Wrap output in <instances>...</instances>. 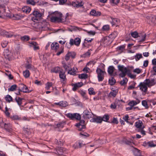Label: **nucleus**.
Here are the masks:
<instances>
[{"instance_id":"nucleus-5","label":"nucleus","mask_w":156,"mask_h":156,"mask_svg":"<svg viewBox=\"0 0 156 156\" xmlns=\"http://www.w3.org/2000/svg\"><path fill=\"white\" fill-rule=\"evenodd\" d=\"M19 91L16 94L17 95L20 94V91L24 93H29L30 92V91H29L27 87L23 83H20L19 84Z\"/></svg>"},{"instance_id":"nucleus-1","label":"nucleus","mask_w":156,"mask_h":156,"mask_svg":"<svg viewBox=\"0 0 156 156\" xmlns=\"http://www.w3.org/2000/svg\"><path fill=\"white\" fill-rule=\"evenodd\" d=\"M154 84V80L146 79L143 82H141L139 85L140 89L144 92H146L147 89V87H150Z\"/></svg>"},{"instance_id":"nucleus-55","label":"nucleus","mask_w":156,"mask_h":156,"mask_svg":"<svg viewBox=\"0 0 156 156\" xmlns=\"http://www.w3.org/2000/svg\"><path fill=\"white\" fill-rule=\"evenodd\" d=\"M110 1L111 3L117 5L119 3V0H110Z\"/></svg>"},{"instance_id":"nucleus-45","label":"nucleus","mask_w":156,"mask_h":156,"mask_svg":"<svg viewBox=\"0 0 156 156\" xmlns=\"http://www.w3.org/2000/svg\"><path fill=\"white\" fill-rule=\"evenodd\" d=\"M89 93L90 94L94 95L95 94V92L94 91V89L93 88H90L88 90Z\"/></svg>"},{"instance_id":"nucleus-2","label":"nucleus","mask_w":156,"mask_h":156,"mask_svg":"<svg viewBox=\"0 0 156 156\" xmlns=\"http://www.w3.org/2000/svg\"><path fill=\"white\" fill-rule=\"evenodd\" d=\"M62 14L58 11L54 12L50 18V20L53 22H61L62 20Z\"/></svg>"},{"instance_id":"nucleus-18","label":"nucleus","mask_w":156,"mask_h":156,"mask_svg":"<svg viewBox=\"0 0 156 156\" xmlns=\"http://www.w3.org/2000/svg\"><path fill=\"white\" fill-rule=\"evenodd\" d=\"M112 20L110 21L112 26L115 25L116 26L119 22V20L116 18H111Z\"/></svg>"},{"instance_id":"nucleus-30","label":"nucleus","mask_w":156,"mask_h":156,"mask_svg":"<svg viewBox=\"0 0 156 156\" xmlns=\"http://www.w3.org/2000/svg\"><path fill=\"white\" fill-rule=\"evenodd\" d=\"M116 81L115 79L113 77H112L109 80V83L111 85H113L115 83Z\"/></svg>"},{"instance_id":"nucleus-43","label":"nucleus","mask_w":156,"mask_h":156,"mask_svg":"<svg viewBox=\"0 0 156 156\" xmlns=\"http://www.w3.org/2000/svg\"><path fill=\"white\" fill-rule=\"evenodd\" d=\"M65 124V123L64 122H60L57 125V127L60 128H62Z\"/></svg>"},{"instance_id":"nucleus-32","label":"nucleus","mask_w":156,"mask_h":156,"mask_svg":"<svg viewBox=\"0 0 156 156\" xmlns=\"http://www.w3.org/2000/svg\"><path fill=\"white\" fill-rule=\"evenodd\" d=\"M93 40V38H91L90 39H84V42L83 44V47H87V42H90Z\"/></svg>"},{"instance_id":"nucleus-61","label":"nucleus","mask_w":156,"mask_h":156,"mask_svg":"<svg viewBox=\"0 0 156 156\" xmlns=\"http://www.w3.org/2000/svg\"><path fill=\"white\" fill-rule=\"evenodd\" d=\"M141 70L139 68H136L133 70V72L136 73L137 74H139L141 72Z\"/></svg>"},{"instance_id":"nucleus-57","label":"nucleus","mask_w":156,"mask_h":156,"mask_svg":"<svg viewBox=\"0 0 156 156\" xmlns=\"http://www.w3.org/2000/svg\"><path fill=\"white\" fill-rule=\"evenodd\" d=\"M125 46L124 45H122L120 46H119L117 48V49L118 50H120L121 51H122L124 49Z\"/></svg>"},{"instance_id":"nucleus-63","label":"nucleus","mask_w":156,"mask_h":156,"mask_svg":"<svg viewBox=\"0 0 156 156\" xmlns=\"http://www.w3.org/2000/svg\"><path fill=\"white\" fill-rule=\"evenodd\" d=\"M129 116L128 115H126L123 118V119L126 122L128 123V121Z\"/></svg>"},{"instance_id":"nucleus-20","label":"nucleus","mask_w":156,"mask_h":156,"mask_svg":"<svg viewBox=\"0 0 156 156\" xmlns=\"http://www.w3.org/2000/svg\"><path fill=\"white\" fill-rule=\"evenodd\" d=\"M52 50H57L59 47V44L57 43H53L51 45Z\"/></svg>"},{"instance_id":"nucleus-29","label":"nucleus","mask_w":156,"mask_h":156,"mask_svg":"<svg viewBox=\"0 0 156 156\" xmlns=\"http://www.w3.org/2000/svg\"><path fill=\"white\" fill-rule=\"evenodd\" d=\"M23 74L24 76L27 78L29 77L30 75V73L29 70L26 69L25 71L23 72Z\"/></svg>"},{"instance_id":"nucleus-34","label":"nucleus","mask_w":156,"mask_h":156,"mask_svg":"<svg viewBox=\"0 0 156 156\" xmlns=\"http://www.w3.org/2000/svg\"><path fill=\"white\" fill-rule=\"evenodd\" d=\"M118 34V32L116 31H115L109 35V37L112 39H114L117 36Z\"/></svg>"},{"instance_id":"nucleus-4","label":"nucleus","mask_w":156,"mask_h":156,"mask_svg":"<svg viewBox=\"0 0 156 156\" xmlns=\"http://www.w3.org/2000/svg\"><path fill=\"white\" fill-rule=\"evenodd\" d=\"M30 15L32 20L34 22L40 20L42 16L41 13L36 10H34Z\"/></svg>"},{"instance_id":"nucleus-33","label":"nucleus","mask_w":156,"mask_h":156,"mask_svg":"<svg viewBox=\"0 0 156 156\" xmlns=\"http://www.w3.org/2000/svg\"><path fill=\"white\" fill-rule=\"evenodd\" d=\"M53 83L52 82H48L45 84V88L47 90H48L51 87Z\"/></svg>"},{"instance_id":"nucleus-49","label":"nucleus","mask_w":156,"mask_h":156,"mask_svg":"<svg viewBox=\"0 0 156 156\" xmlns=\"http://www.w3.org/2000/svg\"><path fill=\"white\" fill-rule=\"evenodd\" d=\"M10 118L13 120H19L20 119V117L17 115L11 116Z\"/></svg>"},{"instance_id":"nucleus-25","label":"nucleus","mask_w":156,"mask_h":156,"mask_svg":"<svg viewBox=\"0 0 156 156\" xmlns=\"http://www.w3.org/2000/svg\"><path fill=\"white\" fill-rule=\"evenodd\" d=\"M38 2L37 0H27L26 2L27 4L34 5L37 2Z\"/></svg>"},{"instance_id":"nucleus-17","label":"nucleus","mask_w":156,"mask_h":156,"mask_svg":"<svg viewBox=\"0 0 156 156\" xmlns=\"http://www.w3.org/2000/svg\"><path fill=\"white\" fill-rule=\"evenodd\" d=\"M91 15L98 16L101 15V13L99 11H96L94 10H92L90 12Z\"/></svg>"},{"instance_id":"nucleus-59","label":"nucleus","mask_w":156,"mask_h":156,"mask_svg":"<svg viewBox=\"0 0 156 156\" xmlns=\"http://www.w3.org/2000/svg\"><path fill=\"white\" fill-rule=\"evenodd\" d=\"M76 4H77V8H78L82 6L83 5V2H79L78 1H76Z\"/></svg>"},{"instance_id":"nucleus-38","label":"nucleus","mask_w":156,"mask_h":156,"mask_svg":"<svg viewBox=\"0 0 156 156\" xmlns=\"http://www.w3.org/2000/svg\"><path fill=\"white\" fill-rule=\"evenodd\" d=\"M20 38L22 41H28L29 39L30 38L28 36L25 35L21 37Z\"/></svg>"},{"instance_id":"nucleus-53","label":"nucleus","mask_w":156,"mask_h":156,"mask_svg":"<svg viewBox=\"0 0 156 156\" xmlns=\"http://www.w3.org/2000/svg\"><path fill=\"white\" fill-rule=\"evenodd\" d=\"M131 36L133 37L136 38L138 36V34L137 32L135 31L131 33Z\"/></svg>"},{"instance_id":"nucleus-52","label":"nucleus","mask_w":156,"mask_h":156,"mask_svg":"<svg viewBox=\"0 0 156 156\" xmlns=\"http://www.w3.org/2000/svg\"><path fill=\"white\" fill-rule=\"evenodd\" d=\"M109 119V116L108 115H104L102 118V121H107Z\"/></svg>"},{"instance_id":"nucleus-44","label":"nucleus","mask_w":156,"mask_h":156,"mask_svg":"<svg viewBox=\"0 0 156 156\" xmlns=\"http://www.w3.org/2000/svg\"><path fill=\"white\" fill-rule=\"evenodd\" d=\"M25 67L27 69H34V66L30 64H27L26 65Z\"/></svg>"},{"instance_id":"nucleus-13","label":"nucleus","mask_w":156,"mask_h":156,"mask_svg":"<svg viewBox=\"0 0 156 156\" xmlns=\"http://www.w3.org/2000/svg\"><path fill=\"white\" fill-rule=\"evenodd\" d=\"M115 70L114 67L113 66H109L108 69V74L111 76H115L116 75V73L113 74V72Z\"/></svg>"},{"instance_id":"nucleus-11","label":"nucleus","mask_w":156,"mask_h":156,"mask_svg":"<svg viewBox=\"0 0 156 156\" xmlns=\"http://www.w3.org/2000/svg\"><path fill=\"white\" fill-rule=\"evenodd\" d=\"M140 102V101L139 100L136 99V101H131L129 103L128 105L132 107V108H133V109L134 110L136 108H138V107H133V106L139 103Z\"/></svg>"},{"instance_id":"nucleus-47","label":"nucleus","mask_w":156,"mask_h":156,"mask_svg":"<svg viewBox=\"0 0 156 156\" xmlns=\"http://www.w3.org/2000/svg\"><path fill=\"white\" fill-rule=\"evenodd\" d=\"M127 81L128 80L127 79L125 78L120 81V83L121 85H123L126 84L127 83Z\"/></svg>"},{"instance_id":"nucleus-8","label":"nucleus","mask_w":156,"mask_h":156,"mask_svg":"<svg viewBox=\"0 0 156 156\" xmlns=\"http://www.w3.org/2000/svg\"><path fill=\"white\" fill-rule=\"evenodd\" d=\"M66 115L67 117L71 119H75L77 120H79L81 118L80 115L79 114L76 113L73 114L69 113L66 114Z\"/></svg>"},{"instance_id":"nucleus-6","label":"nucleus","mask_w":156,"mask_h":156,"mask_svg":"<svg viewBox=\"0 0 156 156\" xmlns=\"http://www.w3.org/2000/svg\"><path fill=\"white\" fill-rule=\"evenodd\" d=\"M96 71L98 74V81H103L104 79V74L105 73V72L101 70L100 68H97Z\"/></svg>"},{"instance_id":"nucleus-48","label":"nucleus","mask_w":156,"mask_h":156,"mask_svg":"<svg viewBox=\"0 0 156 156\" xmlns=\"http://www.w3.org/2000/svg\"><path fill=\"white\" fill-rule=\"evenodd\" d=\"M147 145L150 147H154L156 146V145L154 144L153 142H149L147 143Z\"/></svg>"},{"instance_id":"nucleus-27","label":"nucleus","mask_w":156,"mask_h":156,"mask_svg":"<svg viewBox=\"0 0 156 156\" xmlns=\"http://www.w3.org/2000/svg\"><path fill=\"white\" fill-rule=\"evenodd\" d=\"M3 33L4 35L6 37H10L13 36V34L11 32H8L6 31H4Z\"/></svg>"},{"instance_id":"nucleus-41","label":"nucleus","mask_w":156,"mask_h":156,"mask_svg":"<svg viewBox=\"0 0 156 156\" xmlns=\"http://www.w3.org/2000/svg\"><path fill=\"white\" fill-rule=\"evenodd\" d=\"M135 57L136 60V61L139 60L140 58H143L142 55L141 54H136Z\"/></svg>"},{"instance_id":"nucleus-60","label":"nucleus","mask_w":156,"mask_h":156,"mask_svg":"<svg viewBox=\"0 0 156 156\" xmlns=\"http://www.w3.org/2000/svg\"><path fill=\"white\" fill-rule=\"evenodd\" d=\"M68 53L70 54V55H69L70 57H71L73 58H74L76 55L75 53L74 52H68Z\"/></svg>"},{"instance_id":"nucleus-36","label":"nucleus","mask_w":156,"mask_h":156,"mask_svg":"<svg viewBox=\"0 0 156 156\" xmlns=\"http://www.w3.org/2000/svg\"><path fill=\"white\" fill-rule=\"evenodd\" d=\"M79 77L80 79H86L88 77V75L86 74H82L79 75Z\"/></svg>"},{"instance_id":"nucleus-51","label":"nucleus","mask_w":156,"mask_h":156,"mask_svg":"<svg viewBox=\"0 0 156 156\" xmlns=\"http://www.w3.org/2000/svg\"><path fill=\"white\" fill-rule=\"evenodd\" d=\"M142 105L144 106L146 108H148V105L147 102L145 100H143L142 102Z\"/></svg>"},{"instance_id":"nucleus-54","label":"nucleus","mask_w":156,"mask_h":156,"mask_svg":"<svg viewBox=\"0 0 156 156\" xmlns=\"http://www.w3.org/2000/svg\"><path fill=\"white\" fill-rule=\"evenodd\" d=\"M117 93V92L116 90H113L112 91L110 92V94L112 96L115 97L116 96Z\"/></svg>"},{"instance_id":"nucleus-9","label":"nucleus","mask_w":156,"mask_h":156,"mask_svg":"<svg viewBox=\"0 0 156 156\" xmlns=\"http://www.w3.org/2000/svg\"><path fill=\"white\" fill-rule=\"evenodd\" d=\"M48 23L46 22L43 23H40L38 24V28L40 30H45L48 29Z\"/></svg>"},{"instance_id":"nucleus-50","label":"nucleus","mask_w":156,"mask_h":156,"mask_svg":"<svg viewBox=\"0 0 156 156\" xmlns=\"http://www.w3.org/2000/svg\"><path fill=\"white\" fill-rule=\"evenodd\" d=\"M146 34H143L142 35V36L141 37L140 35L139 37H140V41L143 42L145 41V38L146 37Z\"/></svg>"},{"instance_id":"nucleus-42","label":"nucleus","mask_w":156,"mask_h":156,"mask_svg":"<svg viewBox=\"0 0 156 156\" xmlns=\"http://www.w3.org/2000/svg\"><path fill=\"white\" fill-rule=\"evenodd\" d=\"M76 126L77 127L78 129L80 131L82 130L83 129L85 128V126L80 125L76 124Z\"/></svg>"},{"instance_id":"nucleus-21","label":"nucleus","mask_w":156,"mask_h":156,"mask_svg":"<svg viewBox=\"0 0 156 156\" xmlns=\"http://www.w3.org/2000/svg\"><path fill=\"white\" fill-rule=\"evenodd\" d=\"M93 122H96L97 123H101L102 122V118L99 117H97L93 118L91 120Z\"/></svg>"},{"instance_id":"nucleus-12","label":"nucleus","mask_w":156,"mask_h":156,"mask_svg":"<svg viewBox=\"0 0 156 156\" xmlns=\"http://www.w3.org/2000/svg\"><path fill=\"white\" fill-rule=\"evenodd\" d=\"M135 126L137 128V129H140L141 128L144 129L145 128L143 123L140 120H138L136 122Z\"/></svg>"},{"instance_id":"nucleus-58","label":"nucleus","mask_w":156,"mask_h":156,"mask_svg":"<svg viewBox=\"0 0 156 156\" xmlns=\"http://www.w3.org/2000/svg\"><path fill=\"white\" fill-rule=\"evenodd\" d=\"M128 76L131 78L135 79L136 78V75L132 74L129 73H127Z\"/></svg>"},{"instance_id":"nucleus-31","label":"nucleus","mask_w":156,"mask_h":156,"mask_svg":"<svg viewBox=\"0 0 156 156\" xmlns=\"http://www.w3.org/2000/svg\"><path fill=\"white\" fill-rule=\"evenodd\" d=\"M16 102L20 106L21 105L22 102V98L19 97H16L15 99Z\"/></svg>"},{"instance_id":"nucleus-15","label":"nucleus","mask_w":156,"mask_h":156,"mask_svg":"<svg viewBox=\"0 0 156 156\" xmlns=\"http://www.w3.org/2000/svg\"><path fill=\"white\" fill-rule=\"evenodd\" d=\"M83 85V83L82 82H78L75 84H73V87L72 89L74 91H76L77 88L82 87Z\"/></svg>"},{"instance_id":"nucleus-22","label":"nucleus","mask_w":156,"mask_h":156,"mask_svg":"<svg viewBox=\"0 0 156 156\" xmlns=\"http://www.w3.org/2000/svg\"><path fill=\"white\" fill-rule=\"evenodd\" d=\"M23 17V16L22 15L18 14L13 15L12 17L13 19L15 20H20Z\"/></svg>"},{"instance_id":"nucleus-40","label":"nucleus","mask_w":156,"mask_h":156,"mask_svg":"<svg viewBox=\"0 0 156 156\" xmlns=\"http://www.w3.org/2000/svg\"><path fill=\"white\" fill-rule=\"evenodd\" d=\"M5 100L9 102L12 101V98L9 95H7L5 97Z\"/></svg>"},{"instance_id":"nucleus-3","label":"nucleus","mask_w":156,"mask_h":156,"mask_svg":"<svg viewBox=\"0 0 156 156\" xmlns=\"http://www.w3.org/2000/svg\"><path fill=\"white\" fill-rule=\"evenodd\" d=\"M118 68L119 71L121 72L119 76L122 77H124L127 73L130 72V70L123 65H118Z\"/></svg>"},{"instance_id":"nucleus-7","label":"nucleus","mask_w":156,"mask_h":156,"mask_svg":"<svg viewBox=\"0 0 156 156\" xmlns=\"http://www.w3.org/2000/svg\"><path fill=\"white\" fill-rule=\"evenodd\" d=\"M81 42V39L77 37L74 40L73 39H71L70 40L69 44L72 46L75 44L77 46H79Z\"/></svg>"},{"instance_id":"nucleus-37","label":"nucleus","mask_w":156,"mask_h":156,"mask_svg":"<svg viewBox=\"0 0 156 156\" xmlns=\"http://www.w3.org/2000/svg\"><path fill=\"white\" fill-rule=\"evenodd\" d=\"M109 26L108 25H105L102 28V30L104 31H108L109 30Z\"/></svg>"},{"instance_id":"nucleus-14","label":"nucleus","mask_w":156,"mask_h":156,"mask_svg":"<svg viewBox=\"0 0 156 156\" xmlns=\"http://www.w3.org/2000/svg\"><path fill=\"white\" fill-rule=\"evenodd\" d=\"M29 46L30 47L33 48L34 50H36L39 49V47L38 46L37 44L34 41H32L30 43Z\"/></svg>"},{"instance_id":"nucleus-28","label":"nucleus","mask_w":156,"mask_h":156,"mask_svg":"<svg viewBox=\"0 0 156 156\" xmlns=\"http://www.w3.org/2000/svg\"><path fill=\"white\" fill-rule=\"evenodd\" d=\"M59 76L60 78L62 81H64L66 78V75L65 73L62 71L59 73Z\"/></svg>"},{"instance_id":"nucleus-19","label":"nucleus","mask_w":156,"mask_h":156,"mask_svg":"<svg viewBox=\"0 0 156 156\" xmlns=\"http://www.w3.org/2000/svg\"><path fill=\"white\" fill-rule=\"evenodd\" d=\"M22 10L26 13H28L30 12L31 9L29 6H25L22 8Z\"/></svg>"},{"instance_id":"nucleus-39","label":"nucleus","mask_w":156,"mask_h":156,"mask_svg":"<svg viewBox=\"0 0 156 156\" xmlns=\"http://www.w3.org/2000/svg\"><path fill=\"white\" fill-rule=\"evenodd\" d=\"M79 93L81 94L82 97H83L85 99H87V96H86L85 92L83 90H80L79 91Z\"/></svg>"},{"instance_id":"nucleus-64","label":"nucleus","mask_w":156,"mask_h":156,"mask_svg":"<svg viewBox=\"0 0 156 156\" xmlns=\"http://www.w3.org/2000/svg\"><path fill=\"white\" fill-rule=\"evenodd\" d=\"M112 122L114 123L117 124L118 123L117 119L115 118H113L112 119Z\"/></svg>"},{"instance_id":"nucleus-26","label":"nucleus","mask_w":156,"mask_h":156,"mask_svg":"<svg viewBox=\"0 0 156 156\" xmlns=\"http://www.w3.org/2000/svg\"><path fill=\"white\" fill-rule=\"evenodd\" d=\"M61 70L62 69L58 67H57L52 69L51 70V71L52 72L57 73L58 72L59 73L60 71H61Z\"/></svg>"},{"instance_id":"nucleus-16","label":"nucleus","mask_w":156,"mask_h":156,"mask_svg":"<svg viewBox=\"0 0 156 156\" xmlns=\"http://www.w3.org/2000/svg\"><path fill=\"white\" fill-rule=\"evenodd\" d=\"M78 69L76 68H73L69 70L68 73L70 75H76Z\"/></svg>"},{"instance_id":"nucleus-23","label":"nucleus","mask_w":156,"mask_h":156,"mask_svg":"<svg viewBox=\"0 0 156 156\" xmlns=\"http://www.w3.org/2000/svg\"><path fill=\"white\" fill-rule=\"evenodd\" d=\"M55 104L63 107H65L68 105L66 101H62L58 103H56Z\"/></svg>"},{"instance_id":"nucleus-35","label":"nucleus","mask_w":156,"mask_h":156,"mask_svg":"<svg viewBox=\"0 0 156 156\" xmlns=\"http://www.w3.org/2000/svg\"><path fill=\"white\" fill-rule=\"evenodd\" d=\"M17 87L16 85L14 84L11 86L10 88H8L9 91H14L15 90Z\"/></svg>"},{"instance_id":"nucleus-62","label":"nucleus","mask_w":156,"mask_h":156,"mask_svg":"<svg viewBox=\"0 0 156 156\" xmlns=\"http://www.w3.org/2000/svg\"><path fill=\"white\" fill-rule=\"evenodd\" d=\"M73 147L75 149H77L79 148L78 142H76L73 145Z\"/></svg>"},{"instance_id":"nucleus-56","label":"nucleus","mask_w":156,"mask_h":156,"mask_svg":"<svg viewBox=\"0 0 156 156\" xmlns=\"http://www.w3.org/2000/svg\"><path fill=\"white\" fill-rule=\"evenodd\" d=\"M84 31L88 33L89 35H95V32L94 31H88L86 30H85Z\"/></svg>"},{"instance_id":"nucleus-24","label":"nucleus","mask_w":156,"mask_h":156,"mask_svg":"<svg viewBox=\"0 0 156 156\" xmlns=\"http://www.w3.org/2000/svg\"><path fill=\"white\" fill-rule=\"evenodd\" d=\"M134 154L135 156H140L141 153L140 151L136 148H134L133 150Z\"/></svg>"},{"instance_id":"nucleus-46","label":"nucleus","mask_w":156,"mask_h":156,"mask_svg":"<svg viewBox=\"0 0 156 156\" xmlns=\"http://www.w3.org/2000/svg\"><path fill=\"white\" fill-rule=\"evenodd\" d=\"M136 131L140 133L143 136L146 134L145 131L144 130V129H137Z\"/></svg>"},{"instance_id":"nucleus-10","label":"nucleus","mask_w":156,"mask_h":156,"mask_svg":"<svg viewBox=\"0 0 156 156\" xmlns=\"http://www.w3.org/2000/svg\"><path fill=\"white\" fill-rule=\"evenodd\" d=\"M84 116L88 119L93 117V114L91 111L90 109L89 110L86 109L83 112Z\"/></svg>"}]
</instances>
